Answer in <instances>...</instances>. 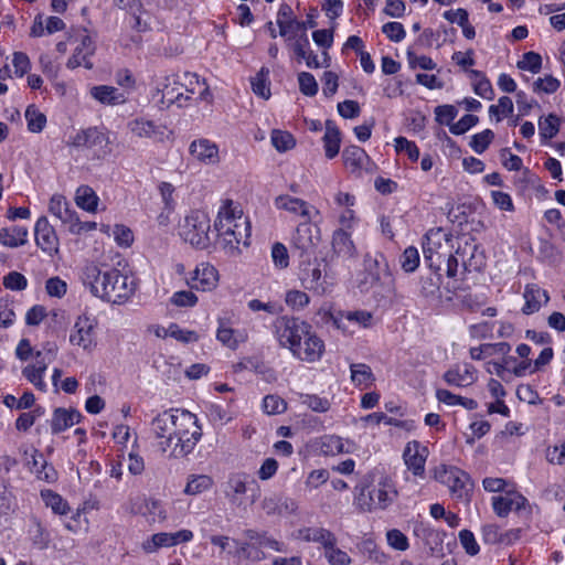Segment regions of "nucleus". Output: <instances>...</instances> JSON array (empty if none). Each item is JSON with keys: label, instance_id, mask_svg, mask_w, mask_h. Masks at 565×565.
I'll use <instances>...</instances> for the list:
<instances>
[{"label": "nucleus", "instance_id": "38", "mask_svg": "<svg viewBox=\"0 0 565 565\" xmlns=\"http://www.w3.org/2000/svg\"><path fill=\"white\" fill-rule=\"evenodd\" d=\"M32 544L39 550L47 548L51 536L47 530L42 525V523L36 519H32L31 524L28 531Z\"/></svg>", "mask_w": 565, "mask_h": 565}, {"label": "nucleus", "instance_id": "25", "mask_svg": "<svg viewBox=\"0 0 565 565\" xmlns=\"http://www.w3.org/2000/svg\"><path fill=\"white\" fill-rule=\"evenodd\" d=\"M331 245L333 254L339 258L353 259L358 256L351 233L344 228H339L333 232Z\"/></svg>", "mask_w": 565, "mask_h": 565}, {"label": "nucleus", "instance_id": "5", "mask_svg": "<svg viewBox=\"0 0 565 565\" xmlns=\"http://www.w3.org/2000/svg\"><path fill=\"white\" fill-rule=\"evenodd\" d=\"M320 230L310 221L300 223L291 236V253L298 258H311L320 243Z\"/></svg>", "mask_w": 565, "mask_h": 565}, {"label": "nucleus", "instance_id": "39", "mask_svg": "<svg viewBox=\"0 0 565 565\" xmlns=\"http://www.w3.org/2000/svg\"><path fill=\"white\" fill-rule=\"evenodd\" d=\"M244 536L248 540H256L262 551H264V548H268L276 552H286V546L284 543L275 540L271 536H268L265 532L259 533L255 530H246L244 532Z\"/></svg>", "mask_w": 565, "mask_h": 565}, {"label": "nucleus", "instance_id": "20", "mask_svg": "<svg viewBox=\"0 0 565 565\" xmlns=\"http://www.w3.org/2000/svg\"><path fill=\"white\" fill-rule=\"evenodd\" d=\"M249 484L250 481L247 473L237 472L230 475L225 484V498L232 505L241 508L243 505L242 495L248 491Z\"/></svg>", "mask_w": 565, "mask_h": 565}, {"label": "nucleus", "instance_id": "40", "mask_svg": "<svg viewBox=\"0 0 565 565\" xmlns=\"http://www.w3.org/2000/svg\"><path fill=\"white\" fill-rule=\"evenodd\" d=\"M351 380L358 386L367 387L375 380L372 370L364 363H353L350 365Z\"/></svg>", "mask_w": 565, "mask_h": 565}, {"label": "nucleus", "instance_id": "28", "mask_svg": "<svg viewBox=\"0 0 565 565\" xmlns=\"http://www.w3.org/2000/svg\"><path fill=\"white\" fill-rule=\"evenodd\" d=\"M275 206L289 213L299 215L306 221H311V210L313 207L306 201L290 196L288 194L279 195L275 199Z\"/></svg>", "mask_w": 565, "mask_h": 565}, {"label": "nucleus", "instance_id": "13", "mask_svg": "<svg viewBox=\"0 0 565 565\" xmlns=\"http://www.w3.org/2000/svg\"><path fill=\"white\" fill-rule=\"evenodd\" d=\"M396 497V490L387 481H383L370 490L369 501L362 502V499L360 498L359 504L365 511H372L375 509L385 510L393 503Z\"/></svg>", "mask_w": 565, "mask_h": 565}, {"label": "nucleus", "instance_id": "35", "mask_svg": "<svg viewBox=\"0 0 565 565\" xmlns=\"http://www.w3.org/2000/svg\"><path fill=\"white\" fill-rule=\"evenodd\" d=\"M28 230L23 226H12L0 230V242L3 246L15 248L26 243Z\"/></svg>", "mask_w": 565, "mask_h": 565}, {"label": "nucleus", "instance_id": "42", "mask_svg": "<svg viewBox=\"0 0 565 565\" xmlns=\"http://www.w3.org/2000/svg\"><path fill=\"white\" fill-rule=\"evenodd\" d=\"M269 71L262 67L260 71L252 78V89L257 96L268 99L270 97L269 88Z\"/></svg>", "mask_w": 565, "mask_h": 565}, {"label": "nucleus", "instance_id": "23", "mask_svg": "<svg viewBox=\"0 0 565 565\" xmlns=\"http://www.w3.org/2000/svg\"><path fill=\"white\" fill-rule=\"evenodd\" d=\"M49 212L63 224L67 225L68 231H77V228H75L77 213L72 209L65 196L61 194L52 195L49 202Z\"/></svg>", "mask_w": 565, "mask_h": 565}, {"label": "nucleus", "instance_id": "55", "mask_svg": "<svg viewBox=\"0 0 565 565\" xmlns=\"http://www.w3.org/2000/svg\"><path fill=\"white\" fill-rule=\"evenodd\" d=\"M373 316L366 310H354L344 311V322L349 326L350 323L358 324L363 328L371 327Z\"/></svg>", "mask_w": 565, "mask_h": 565}, {"label": "nucleus", "instance_id": "4", "mask_svg": "<svg viewBox=\"0 0 565 565\" xmlns=\"http://www.w3.org/2000/svg\"><path fill=\"white\" fill-rule=\"evenodd\" d=\"M275 334L281 347L292 353L303 337L309 333L310 324L297 318L279 317L274 323Z\"/></svg>", "mask_w": 565, "mask_h": 565}, {"label": "nucleus", "instance_id": "49", "mask_svg": "<svg viewBox=\"0 0 565 565\" xmlns=\"http://www.w3.org/2000/svg\"><path fill=\"white\" fill-rule=\"evenodd\" d=\"M237 554L246 559L258 562L265 558L264 551L260 550V546L257 544L256 540H248L243 542L238 550Z\"/></svg>", "mask_w": 565, "mask_h": 565}, {"label": "nucleus", "instance_id": "44", "mask_svg": "<svg viewBox=\"0 0 565 565\" xmlns=\"http://www.w3.org/2000/svg\"><path fill=\"white\" fill-rule=\"evenodd\" d=\"M171 546H173L172 535H171V533H167V532L156 533V534L151 535L150 539H148L147 541H145L142 543V550L146 553H154L160 547H171Z\"/></svg>", "mask_w": 565, "mask_h": 565}, {"label": "nucleus", "instance_id": "62", "mask_svg": "<svg viewBox=\"0 0 565 565\" xmlns=\"http://www.w3.org/2000/svg\"><path fill=\"white\" fill-rule=\"evenodd\" d=\"M299 89L306 96H315L318 93V83L315 76L308 72L298 75Z\"/></svg>", "mask_w": 565, "mask_h": 565}, {"label": "nucleus", "instance_id": "31", "mask_svg": "<svg viewBox=\"0 0 565 565\" xmlns=\"http://www.w3.org/2000/svg\"><path fill=\"white\" fill-rule=\"evenodd\" d=\"M82 414L76 409L56 408L53 413L51 428L53 434H58L79 423Z\"/></svg>", "mask_w": 565, "mask_h": 565}, {"label": "nucleus", "instance_id": "54", "mask_svg": "<svg viewBox=\"0 0 565 565\" xmlns=\"http://www.w3.org/2000/svg\"><path fill=\"white\" fill-rule=\"evenodd\" d=\"M292 9L289 4L282 3L277 13V24L279 26V34L287 35V26H294L296 20L292 18Z\"/></svg>", "mask_w": 565, "mask_h": 565}, {"label": "nucleus", "instance_id": "37", "mask_svg": "<svg viewBox=\"0 0 565 565\" xmlns=\"http://www.w3.org/2000/svg\"><path fill=\"white\" fill-rule=\"evenodd\" d=\"M98 196L95 191L88 185H81L75 193V202L78 207L87 211L95 212L98 204Z\"/></svg>", "mask_w": 565, "mask_h": 565}, {"label": "nucleus", "instance_id": "3", "mask_svg": "<svg viewBox=\"0 0 565 565\" xmlns=\"http://www.w3.org/2000/svg\"><path fill=\"white\" fill-rule=\"evenodd\" d=\"M211 221L204 211L195 210L185 216L180 227V235L192 246L204 249L211 244Z\"/></svg>", "mask_w": 565, "mask_h": 565}, {"label": "nucleus", "instance_id": "50", "mask_svg": "<svg viewBox=\"0 0 565 565\" xmlns=\"http://www.w3.org/2000/svg\"><path fill=\"white\" fill-rule=\"evenodd\" d=\"M449 481L450 482L446 483V486L449 487L450 491L455 495H457L458 498H461L463 495V491H465L467 484L470 481V478L465 471L456 468V469H454V476H450Z\"/></svg>", "mask_w": 565, "mask_h": 565}, {"label": "nucleus", "instance_id": "15", "mask_svg": "<svg viewBox=\"0 0 565 565\" xmlns=\"http://www.w3.org/2000/svg\"><path fill=\"white\" fill-rule=\"evenodd\" d=\"M456 254L460 257L466 271H481L486 267L484 252L479 248L475 241H466L463 245L459 244Z\"/></svg>", "mask_w": 565, "mask_h": 565}, {"label": "nucleus", "instance_id": "45", "mask_svg": "<svg viewBox=\"0 0 565 565\" xmlns=\"http://www.w3.org/2000/svg\"><path fill=\"white\" fill-rule=\"evenodd\" d=\"M469 73L471 77L477 79L473 84L475 93L484 99H492L493 88L490 81L483 75V73L477 70H471Z\"/></svg>", "mask_w": 565, "mask_h": 565}, {"label": "nucleus", "instance_id": "7", "mask_svg": "<svg viewBox=\"0 0 565 565\" xmlns=\"http://www.w3.org/2000/svg\"><path fill=\"white\" fill-rule=\"evenodd\" d=\"M76 148H86L94 158L103 159L111 152L110 140L106 131L92 127L77 132L71 142Z\"/></svg>", "mask_w": 565, "mask_h": 565}, {"label": "nucleus", "instance_id": "14", "mask_svg": "<svg viewBox=\"0 0 565 565\" xmlns=\"http://www.w3.org/2000/svg\"><path fill=\"white\" fill-rule=\"evenodd\" d=\"M428 457V448L419 441L413 440L406 444L403 451L404 462L415 477H425V465Z\"/></svg>", "mask_w": 565, "mask_h": 565}, {"label": "nucleus", "instance_id": "33", "mask_svg": "<svg viewBox=\"0 0 565 565\" xmlns=\"http://www.w3.org/2000/svg\"><path fill=\"white\" fill-rule=\"evenodd\" d=\"M324 153L328 159H333L339 154L341 143V132L334 121H326V132L322 138Z\"/></svg>", "mask_w": 565, "mask_h": 565}, {"label": "nucleus", "instance_id": "59", "mask_svg": "<svg viewBox=\"0 0 565 565\" xmlns=\"http://www.w3.org/2000/svg\"><path fill=\"white\" fill-rule=\"evenodd\" d=\"M45 290L50 297L63 298L67 292V284L58 276L51 277L45 282Z\"/></svg>", "mask_w": 565, "mask_h": 565}, {"label": "nucleus", "instance_id": "21", "mask_svg": "<svg viewBox=\"0 0 565 565\" xmlns=\"http://www.w3.org/2000/svg\"><path fill=\"white\" fill-rule=\"evenodd\" d=\"M190 156L204 164H215L220 161L218 147L206 138L193 140L189 147Z\"/></svg>", "mask_w": 565, "mask_h": 565}, {"label": "nucleus", "instance_id": "24", "mask_svg": "<svg viewBox=\"0 0 565 565\" xmlns=\"http://www.w3.org/2000/svg\"><path fill=\"white\" fill-rule=\"evenodd\" d=\"M323 350V341L309 329V333L303 337L292 354L302 361L315 362L321 358Z\"/></svg>", "mask_w": 565, "mask_h": 565}, {"label": "nucleus", "instance_id": "60", "mask_svg": "<svg viewBox=\"0 0 565 565\" xmlns=\"http://www.w3.org/2000/svg\"><path fill=\"white\" fill-rule=\"evenodd\" d=\"M286 408V402L277 395H267L263 401V409L268 415L281 414Z\"/></svg>", "mask_w": 565, "mask_h": 565}, {"label": "nucleus", "instance_id": "30", "mask_svg": "<svg viewBox=\"0 0 565 565\" xmlns=\"http://www.w3.org/2000/svg\"><path fill=\"white\" fill-rule=\"evenodd\" d=\"M297 539L305 542H313L320 544L326 551L333 543H338L337 536L324 527H302L297 532Z\"/></svg>", "mask_w": 565, "mask_h": 565}, {"label": "nucleus", "instance_id": "34", "mask_svg": "<svg viewBox=\"0 0 565 565\" xmlns=\"http://www.w3.org/2000/svg\"><path fill=\"white\" fill-rule=\"evenodd\" d=\"M317 317L319 318L318 322L322 324H331L344 334L353 333L344 322V311L342 310H332L331 308L322 307L318 310Z\"/></svg>", "mask_w": 565, "mask_h": 565}, {"label": "nucleus", "instance_id": "29", "mask_svg": "<svg viewBox=\"0 0 565 565\" xmlns=\"http://www.w3.org/2000/svg\"><path fill=\"white\" fill-rule=\"evenodd\" d=\"M523 298L525 300V303L522 308V312L524 315H532L537 312L541 307L546 305L550 300L547 291L535 284L525 286Z\"/></svg>", "mask_w": 565, "mask_h": 565}, {"label": "nucleus", "instance_id": "9", "mask_svg": "<svg viewBox=\"0 0 565 565\" xmlns=\"http://www.w3.org/2000/svg\"><path fill=\"white\" fill-rule=\"evenodd\" d=\"M180 409H169L160 413L151 420V433L158 439V447L162 452L168 451L171 443V436L175 435L177 425H179V417H181Z\"/></svg>", "mask_w": 565, "mask_h": 565}, {"label": "nucleus", "instance_id": "56", "mask_svg": "<svg viewBox=\"0 0 565 565\" xmlns=\"http://www.w3.org/2000/svg\"><path fill=\"white\" fill-rule=\"evenodd\" d=\"M419 265V253L416 247H407L401 257V266L404 271L413 273Z\"/></svg>", "mask_w": 565, "mask_h": 565}, {"label": "nucleus", "instance_id": "12", "mask_svg": "<svg viewBox=\"0 0 565 565\" xmlns=\"http://www.w3.org/2000/svg\"><path fill=\"white\" fill-rule=\"evenodd\" d=\"M342 160L347 170L355 177H361L363 172L373 171V162L369 154L359 146H348L342 151Z\"/></svg>", "mask_w": 565, "mask_h": 565}, {"label": "nucleus", "instance_id": "1", "mask_svg": "<svg viewBox=\"0 0 565 565\" xmlns=\"http://www.w3.org/2000/svg\"><path fill=\"white\" fill-rule=\"evenodd\" d=\"M218 243L225 250L234 253L239 244L249 245L250 225L247 217L232 201H226L218 210L214 222Z\"/></svg>", "mask_w": 565, "mask_h": 565}, {"label": "nucleus", "instance_id": "41", "mask_svg": "<svg viewBox=\"0 0 565 565\" xmlns=\"http://www.w3.org/2000/svg\"><path fill=\"white\" fill-rule=\"evenodd\" d=\"M41 498L45 505L51 508L55 514L64 515L70 511L68 503L52 490H42Z\"/></svg>", "mask_w": 565, "mask_h": 565}, {"label": "nucleus", "instance_id": "16", "mask_svg": "<svg viewBox=\"0 0 565 565\" xmlns=\"http://www.w3.org/2000/svg\"><path fill=\"white\" fill-rule=\"evenodd\" d=\"M444 237L448 241V236L446 234H441L440 230L433 232L430 231L425 235L423 242V254L424 262L429 266L433 270H439L440 264L445 258L439 249L441 247L440 238Z\"/></svg>", "mask_w": 565, "mask_h": 565}, {"label": "nucleus", "instance_id": "46", "mask_svg": "<svg viewBox=\"0 0 565 565\" xmlns=\"http://www.w3.org/2000/svg\"><path fill=\"white\" fill-rule=\"evenodd\" d=\"M363 422H371L376 425L384 423L386 425L395 426L398 428H404L411 430L414 427V423L412 420H399L393 417L386 416L384 413H372L362 418Z\"/></svg>", "mask_w": 565, "mask_h": 565}, {"label": "nucleus", "instance_id": "36", "mask_svg": "<svg viewBox=\"0 0 565 565\" xmlns=\"http://www.w3.org/2000/svg\"><path fill=\"white\" fill-rule=\"evenodd\" d=\"M92 96L102 104L117 105L125 102V97L116 87L99 85L90 89Z\"/></svg>", "mask_w": 565, "mask_h": 565}, {"label": "nucleus", "instance_id": "6", "mask_svg": "<svg viewBox=\"0 0 565 565\" xmlns=\"http://www.w3.org/2000/svg\"><path fill=\"white\" fill-rule=\"evenodd\" d=\"M97 319L88 312L81 313L70 333V343L82 348L85 352L90 353L97 345L96 328Z\"/></svg>", "mask_w": 565, "mask_h": 565}, {"label": "nucleus", "instance_id": "51", "mask_svg": "<svg viewBox=\"0 0 565 565\" xmlns=\"http://www.w3.org/2000/svg\"><path fill=\"white\" fill-rule=\"evenodd\" d=\"M559 119L557 116L550 114L545 118L539 120V130L543 139H552L558 132Z\"/></svg>", "mask_w": 565, "mask_h": 565}, {"label": "nucleus", "instance_id": "17", "mask_svg": "<svg viewBox=\"0 0 565 565\" xmlns=\"http://www.w3.org/2000/svg\"><path fill=\"white\" fill-rule=\"evenodd\" d=\"M260 509L268 516H282L295 513L298 505L295 500L288 497L279 493H271L264 497L260 502Z\"/></svg>", "mask_w": 565, "mask_h": 565}, {"label": "nucleus", "instance_id": "58", "mask_svg": "<svg viewBox=\"0 0 565 565\" xmlns=\"http://www.w3.org/2000/svg\"><path fill=\"white\" fill-rule=\"evenodd\" d=\"M542 67V57L539 53L535 52H526L523 54L521 61L518 62V68L530 71L532 73L540 72Z\"/></svg>", "mask_w": 565, "mask_h": 565}, {"label": "nucleus", "instance_id": "63", "mask_svg": "<svg viewBox=\"0 0 565 565\" xmlns=\"http://www.w3.org/2000/svg\"><path fill=\"white\" fill-rule=\"evenodd\" d=\"M386 540L388 545L396 551H406L409 546L407 536L397 529L387 531Z\"/></svg>", "mask_w": 565, "mask_h": 565}, {"label": "nucleus", "instance_id": "11", "mask_svg": "<svg viewBox=\"0 0 565 565\" xmlns=\"http://www.w3.org/2000/svg\"><path fill=\"white\" fill-rule=\"evenodd\" d=\"M23 455L26 467L31 473L35 475L38 480L47 483H54L57 480L58 473L56 469L44 459L43 455L38 449L25 448Z\"/></svg>", "mask_w": 565, "mask_h": 565}, {"label": "nucleus", "instance_id": "52", "mask_svg": "<svg viewBox=\"0 0 565 565\" xmlns=\"http://www.w3.org/2000/svg\"><path fill=\"white\" fill-rule=\"evenodd\" d=\"M271 143L278 151L282 152L294 148L296 141L290 132L275 129L271 132Z\"/></svg>", "mask_w": 565, "mask_h": 565}, {"label": "nucleus", "instance_id": "22", "mask_svg": "<svg viewBox=\"0 0 565 565\" xmlns=\"http://www.w3.org/2000/svg\"><path fill=\"white\" fill-rule=\"evenodd\" d=\"M35 242L38 246L49 254L57 252L58 237L54 227L49 223L45 216H41L34 227Z\"/></svg>", "mask_w": 565, "mask_h": 565}, {"label": "nucleus", "instance_id": "18", "mask_svg": "<svg viewBox=\"0 0 565 565\" xmlns=\"http://www.w3.org/2000/svg\"><path fill=\"white\" fill-rule=\"evenodd\" d=\"M217 280L216 268L209 263H201L194 269L188 284L192 289L210 291L216 287Z\"/></svg>", "mask_w": 565, "mask_h": 565}, {"label": "nucleus", "instance_id": "64", "mask_svg": "<svg viewBox=\"0 0 565 565\" xmlns=\"http://www.w3.org/2000/svg\"><path fill=\"white\" fill-rule=\"evenodd\" d=\"M545 458L552 465L565 466V441L547 447Z\"/></svg>", "mask_w": 565, "mask_h": 565}, {"label": "nucleus", "instance_id": "10", "mask_svg": "<svg viewBox=\"0 0 565 565\" xmlns=\"http://www.w3.org/2000/svg\"><path fill=\"white\" fill-rule=\"evenodd\" d=\"M299 278L306 289L318 295L326 294L330 288L327 277L322 276L320 265L318 263H311L310 258L300 259Z\"/></svg>", "mask_w": 565, "mask_h": 565}, {"label": "nucleus", "instance_id": "43", "mask_svg": "<svg viewBox=\"0 0 565 565\" xmlns=\"http://www.w3.org/2000/svg\"><path fill=\"white\" fill-rule=\"evenodd\" d=\"M439 270H434V274L423 276L419 281V292L423 297H436L440 288V275Z\"/></svg>", "mask_w": 565, "mask_h": 565}, {"label": "nucleus", "instance_id": "61", "mask_svg": "<svg viewBox=\"0 0 565 565\" xmlns=\"http://www.w3.org/2000/svg\"><path fill=\"white\" fill-rule=\"evenodd\" d=\"M394 142L397 152H406L408 159L413 162L418 160L419 149L415 142L407 140L405 137H397Z\"/></svg>", "mask_w": 565, "mask_h": 565}, {"label": "nucleus", "instance_id": "2", "mask_svg": "<svg viewBox=\"0 0 565 565\" xmlns=\"http://www.w3.org/2000/svg\"><path fill=\"white\" fill-rule=\"evenodd\" d=\"M175 435L171 436V443L168 447L169 457L184 458L190 455L202 437V428L194 414L182 411L177 425Z\"/></svg>", "mask_w": 565, "mask_h": 565}, {"label": "nucleus", "instance_id": "32", "mask_svg": "<svg viewBox=\"0 0 565 565\" xmlns=\"http://www.w3.org/2000/svg\"><path fill=\"white\" fill-rule=\"evenodd\" d=\"M128 129L132 135L139 138H154L162 137L164 134V127L154 124L152 120L145 118H136L128 122Z\"/></svg>", "mask_w": 565, "mask_h": 565}, {"label": "nucleus", "instance_id": "27", "mask_svg": "<svg viewBox=\"0 0 565 565\" xmlns=\"http://www.w3.org/2000/svg\"><path fill=\"white\" fill-rule=\"evenodd\" d=\"M444 381L451 386L465 387L469 386L476 381V369L471 364H463L462 367L456 365L443 375Z\"/></svg>", "mask_w": 565, "mask_h": 565}, {"label": "nucleus", "instance_id": "48", "mask_svg": "<svg viewBox=\"0 0 565 565\" xmlns=\"http://www.w3.org/2000/svg\"><path fill=\"white\" fill-rule=\"evenodd\" d=\"M25 119L28 121V129L31 132H41L46 125V116L34 105L28 106L25 110Z\"/></svg>", "mask_w": 565, "mask_h": 565}, {"label": "nucleus", "instance_id": "57", "mask_svg": "<svg viewBox=\"0 0 565 565\" xmlns=\"http://www.w3.org/2000/svg\"><path fill=\"white\" fill-rule=\"evenodd\" d=\"M324 557L331 565H350L352 563L349 554L337 547V543H333L331 547L324 551Z\"/></svg>", "mask_w": 565, "mask_h": 565}, {"label": "nucleus", "instance_id": "47", "mask_svg": "<svg viewBox=\"0 0 565 565\" xmlns=\"http://www.w3.org/2000/svg\"><path fill=\"white\" fill-rule=\"evenodd\" d=\"M213 486V479L206 475H194L191 476L186 483L184 492L186 494L195 495L202 493Z\"/></svg>", "mask_w": 565, "mask_h": 565}, {"label": "nucleus", "instance_id": "19", "mask_svg": "<svg viewBox=\"0 0 565 565\" xmlns=\"http://www.w3.org/2000/svg\"><path fill=\"white\" fill-rule=\"evenodd\" d=\"M527 505V499L516 491H508L505 495L492 498L493 511L500 518H505L512 510L519 512Z\"/></svg>", "mask_w": 565, "mask_h": 565}, {"label": "nucleus", "instance_id": "26", "mask_svg": "<svg viewBox=\"0 0 565 565\" xmlns=\"http://www.w3.org/2000/svg\"><path fill=\"white\" fill-rule=\"evenodd\" d=\"M107 270L102 271L96 265H88L83 270V282L87 286L90 292L100 298L105 299L103 292L107 289Z\"/></svg>", "mask_w": 565, "mask_h": 565}, {"label": "nucleus", "instance_id": "8", "mask_svg": "<svg viewBox=\"0 0 565 565\" xmlns=\"http://www.w3.org/2000/svg\"><path fill=\"white\" fill-rule=\"evenodd\" d=\"M107 289L104 301L115 305L125 303L136 291V282L118 269L107 270Z\"/></svg>", "mask_w": 565, "mask_h": 565}, {"label": "nucleus", "instance_id": "53", "mask_svg": "<svg viewBox=\"0 0 565 565\" xmlns=\"http://www.w3.org/2000/svg\"><path fill=\"white\" fill-rule=\"evenodd\" d=\"M494 139V132L491 129H486L479 134L472 136L469 145L477 153H483L492 140Z\"/></svg>", "mask_w": 565, "mask_h": 565}]
</instances>
